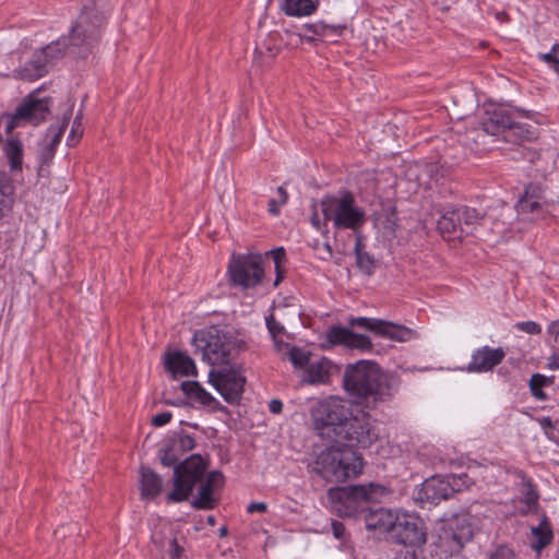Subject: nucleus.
I'll use <instances>...</instances> for the list:
<instances>
[{
  "label": "nucleus",
  "mask_w": 559,
  "mask_h": 559,
  "mask_svg": "<svg viewBox=\"0 0 559 559\" xmlns=\"http://www.w3.org/2000/svg\"><path fill=\"white\" fill-rule=\"evenodd\" d=\"M343 388L355 404L376 408L393 399L399 380L372 360H358L345 367Z\"/></svg>",
  "instance_id": "nucleus-1"
},
{
  "label": "nucleus",
  "mask_w": 559,
  "mask_h": 559,
  "mask_svg": "<svg viewBox=\"0 0 559 559\" xmlns=\"http://www.w3.org/2000/svg\"><path fill=\"white\" fill-rule=\"evenodd\" d=\"M195 440L187 433H174L160 450V462L164 466H175L174 489L167 495V502L177 503L188 500L194 486L200 483L206 469V463L199 454H192L183 462L178 463L180 455L192 450Z\"/></svg>",
  "instance_id": "nucleus-2"
},
{
  "label": "nucleus",
  "mask_w": 559,
  "mask_h": 559,
  "mask_svg": "<svg viewBox=\"0 0 559 559\" xmlns=\"http://www.w3.org/2000/svg\"><path fill=\"white\" fill-rule=\"evenodd\" d=\"M386 487L369 483L330 488L328 497L334 512L340 516L362 518L369 504L388 495Z\"/></svg>",
  "instance_id": "nucleus-3"
},
{
  "label": "nucleus",
  "mask_w": 559,
  "mask_h": 559,
  "mask_svg": "<svg viewBox=\"0 0 559 559\" xmlns=\"http://www.w3.org/2000/svg\"><path fill=\"white\" fill-rule=\"evenodd\" d=\"M311 471L330 483L345 481L362 472V457L350 449L332 447L317 456Z\"/></svg>",
  "instance_id": "nucleus-4"
},
{
  "label": "nucleus",
  "mask_w": 559,
  "mask_h": 559,
  "mask_svg": "<svg viewBox=\"0 0 559 559\" xmlns=\"http://www.w3.org/2000/svg\"><path fill=\"white\" fill-rule=\"evenodd\" d=\"M324 224L333 223L335 229H350L355 236L366 223V212L358 206L352 192L344 191L340 195H326L320 201Z\"/></svg>",
  "instance_id": "nucleus-5"
},
{
  "label": "nucleus",
  "mask_w": 559,
  "mask_h": 559,
  "mask_svg": "<svg viewBox=\"0 0 559 559\" xmlns=\"http://www.w3.org/2000/svg\"><path fill=\"white\" fill-rule=\"evenodd\" d=\"M353 411L341 397L329 396L321 400L311 409L313 429L322 438L334 443L338 431L343 429Z\"/></svg>",
  "instance_id": "nucleus-6"
},
{
  "label": "nucleus",
  "mask_w": 559,
  "mask_h": 559,
  "mask_svg": "<svg viewBox=\"0 0 559 559\" xmlns=\"http://www.w3.org/2000/svg\"><path fill=\"white\" fill-rule=\"evenodd\" d=\"M192 342L195 347V354L200 353L202 360L211 366L228 365L231 353L239 343L235 336L217 326L197 331Z\"/></svg>",
  "instance_id": "nucleus-7"
},
{
  "label": "nucleus",
  "mask_w": 559,
  "mask_h": 559,
  "mask_svg": "<svg viewBox=\"0 0 559 559\" xmlns=\"http://www.w3.org/2000/svg\"><path fill=\"white\" fill-rule=\"evenodd\" d=\"M103 16L94 9L85 8L72 26L69 36L64 37L68 44V53L84 58L92 52L100 37Z\"/></svg>",
  "instance_id": "nucleus-8"
},
{
  "label": "nucleus",
  "mask_w": 559,
  "mask_h": 559,
  "mask_svg": "<svg viewBox=\"0 0 559 559\" xmlns=\"http://www.w3.org/2000/svg\"><path fill=\"white\" fill-rule=\"evenodd\" d=\"M103 16L94 9L85 8L72 26L69 36L64 37L68 44V53L84 58L92 52L100 37Z\"/></svg>",
  "instance_id": "nucleus-9"
},
{
  "label": "nucleus",
  "mask_w": 559,
  "mask_h": 559,
  "mask_svg": "<svg viewBox=\"0 0 559 559\" xmlns=\"http://www.w3.org/2000/svg\"><path fill=\"white\" fill-rule=\"evenodd\" d=\"M515 114L524 116L525 110H511L502 106L487 109L481 120L483 130L490 135L506 133L504 139L507 141H512V136H516L514 142L531 140L533 138L532 131L525 124L515 122Z\"/></svg>",
  "instance_id": "nucleus-10"
},
{
  "label": "nucleus",
  "mask_w": 559,
  "mask_h": 559,
  "mask_svg": "<svg viewBox=\"0 0 559 559\" xmlns=\"http://www.w3.org/2000/svg\"><path fill=\"white\" fill-rule=\"evenodd\" d=\"M379 439V429L376 419L367 412H360L357 415L352 414L334 443L347 449L369 448Z\"/></svg>",
  "instance_id": "nucleus-11"
},
{
  "label": "nucleus",
  "mask_w": 559,
  "mask_h": 559,
  "mask_svg": "<svg viewBox=\"0 0 559 559\" xmlns=\"http://www.w3.org/2000/svg\"><path fill=\"white\" fill-rule=\"evenodd\" d=\"M228 274L233 284L237 286L255 287L264 276L262 255L260 253L233 254Z\"/></svg>",
  "instance_id": "nucleus-12"
},
{
  "label": "nucleus",
  "mask_w": 559,
  "mask_h": 559,
  "mask_svg": "<svg viewBox=\"0 0 559 559\" xmlns=\"http://www.w3.org/2000/svg\"><path fill=\"white\" fill-rule=\"evenodd\" d=\"M50 111V98H38L35 93L29 94L16 108L14 115H7L5 133L10 134L22 121L34 126L43 122Z\"/></svg>",
  "instance_id": "nucleus-13"
},
{
  "label": "nucleus",
  "mask_w": 559,
  "mask_h": 559,
  "mask_svg": "<svg viewBox=\"0 0 559 559\" xmlns=\"http://www.w3.org/2000/svg\"><path fill=\"white\" fill-rule=\"evenodd\" d=\"M394 521V527L390 533L393 540L406 548H418L425 545L426 531L420 518L407 513H396Z\"/></svg>",
  "instance_id": "nucleus-14"
},
{
  "label": "nucleus",
  "mask_w": 559,
  "mask_h": 559,
  "mask_svg": "<svg viewBox=\"0 0 559 559\" xmlns=\"http://www.w3.org/2000/svg\"><path fill=\"white\" fill-rule=\"evenodd\" d=\"M209 381L222 397L229 404H237L241 400L246 378L234 368H212Z\"/></svg>",
  "instance_id": "nucleus-15"
},
{
  "label": "nucleus",
  "mask_w": 559,
  "mask_h": 559,
  "mask_svg": "<svg viewBox=\"0 0 559 559\" xmlns=\"http://www.w3.org/2000/svg\"><path fill=\"white\" fill-rule=\"evenodd\" d=\"M472 536L473 532L469 525L451 522L442 526L438 536V547L445 556H454L472 539Z\"/></svg>",
  "instance_id": "nucleus-16"
},
{
  "label": "nucleus",
  "mask_w": 559,
  "mask_h": 559,
  "mask_svg": "<svg viewBox=\"0 0 559 559\" xmlns=\"http://www.w3.org/2000/svg\"><path fill=\"white\" fill-rule=\"evenodd\" d=\"M326 341L335 345H344L359 350H371L372 343L369 336L353 332L349 328L333 325L326 331Z\"/></svg>",
  "instance_id": "nucleus-17"
},
{
  "label": "nucleus",
  "mask_w": 559,
  "mask_h": 559,
  "mask_svg": "<svg viewBox=\"0 0 559 559\" xmlns=\"http://www.w3.org/2000/svg\"><path fill=\"white\" fill-rule=\"evenodd\" d=\"M504 357L506 352L502 347L492 348L485 345L472 354L471 361L463 370L476 373L488 372L501 364Z\"/></svg>",
  "instance_id": "nucleus-18"
},
{
  "label": "nucleus",
  "mask_w": 559,
  "mask_h": 559,
  "mask_svg": "<svg viewBox=\"0 0 559 559\" xmlns=\"http://www.w3.org/2000/svg\"><path fill=\"white\" fill-rule=\"evenodd\" d=\"M451 497V486L445 477L432 476L426 479L417 491L416 500L430 504H438Z\"/></svg>",
  "instance_id": "nucleus-19"
},
{
  "label": "nucleus",
  "mask_w": 559,
  "mask_h": 559,
  "mask_svg": "<svg viewBox=\"0 0 559 559\" xmlns=\"http://www.w3.org/2000/svg\"><path fill=\"white\" fill-rule=\"evenodd\" d=\"M395 518L396 513H393L391 510L384 508H372L369 504L361 519H364L366 527L369 531H379L390 534L392 527H394Z\"/></svg>",
  "instance_id": "nucleus-20"
},
{
  "label": "nucleus",
  "mask_w": 559,
  "mask_h": 559,
  "mask_svg": "<svg viewBox=\"0 0 559 559\" xmlns=\"http://www.w3.org/2000/svg\"><path fill=\"white\" fill-rule=\"evenodd\" d=\"M333 364L328 358L309 361L302 371L301 382L306 384H326L331 378Z\"/></svg>",
  "instance_id": "nucleus-21"
},
{
  "label": "nucleus",
  "mask_w": 559,
  "mask_h": 559,
  "mask_svg": "<svg viewBox=\"0 0 559 559\" xmlns=\"http://www.w3.org/2000/svg\"><path fill=\"white\" fill-rule=\"evenodd\" d=\"M181 390L191 401L198 402L200 405L209 407L211 411H225L223 406L211 393L205 391L198 381H183Z\"/></svg>",
  "instance_id": "nucleus-22"
},
{
  "label": "nucleus",
  "mask_w": 559,
  "mask_h": 559,
  "mask_svg": "<svg viewBox=\"0 0 559 559\" xmlns=\"http://www.w3.org/2000/svg\"><path fill=\"white\" fill-rule=\"evenodd\" d=\"M374 334L396 342H408L415 337L414 330L382 319L378 320Z\"/></svg>",
  "instance_id": "nucleus-23"
},
{
  "label": "nucleus",
  "mask_w": 559,
  "mask_h": 559,
  "mask_svg": "<svg viewBox=\"0 0 559 559\" xmlns=\"http://www.w3.org/2000/svg\"><path fill=\"white\" fill-rule=\"evenodd\" d=\"M163 487L162 477L150 467L140 468V490L142 499H153L157 497Z\"/></svg>",
  "instance_id": "nucleus-24"
},
{
  "label": "nucleus",
  "mask_w": 559,
  "mask_h": 559,
  "mask_svg": "<svg viewBox=\"0 0 559 559\" xmlns=\"http://www.w3.org/2000/svg\"><path fill=\"white\" fill-rule=\"evenodd\" d=\"M437 227L442 235H448L449 237H462L463 235L469 234V230H465L461 223L457 209L447 211L439 218Z\"/></svg>",
  "instance_id": "nucleus-25"
},
{
  "label": "nucleus",
  "mask_w": 559,
  "mask_h": 559,
  "mask_svg": "<svg viewBox=\"0 0 559 559\" xmlns=\"http://www.w3.org/2000/svg\"><path fill=\"white\" fill-rule=\"evenodd\" d=\"M49 66H51L50 59H47L41 50L35 52L33 59L25 63L24 68L21 70V78L28 81L37 80L48 72Z\"/></svg>",
  "instance_id": "nucleus-26"
},
{
  "label": "nucleus",
  "mask_w": 559,
  "mask_h": 559,
  "mask_svg": "<svg viewBox=\"0 0 559 559\" xmlns=\"http://www.w3.org/2000/svg\"><path fill=\"white\" fill-rule=\"evenodd\" d=\"M166 368L175 374H197V367L193 359L181 352L174 353L167 357Z\"/></svg>",
  "instance_id": "nucleus-27"
},
{
  "label": "nucleus",
  "mask_w": 559,
  "mask_h": 559,
  "mask_svg": "<svg viewBox=\"0 0 559 559\" xmlns=\"http://www.w3.org/2000/svg\"><path fill=\"white\" fill-rule=\"evenodd\" d=\"M318 0H282V10L289 16H307L316 12Z\"/></svg>",
  "instance_id": "nucleus-28"
},
{
  "label": "nucleus",
  "mask_w": 559,
  "mask_h": 559,
  "mask_svg": "<svg viewBox=\"0 0 559 559\" xmlns=\"http://www.w3.org/2000/svg\"><path fill=\"white\" fill-rule=\"evenodd\" d=\"M362 237L361 235H357L354 253L356 257V265L357 267L365 273L366 275L370 276L374 273L376 269V260L373 255L362 250Z\"/></svg>",
  "instance_id": "nucleus-29"
},
{
  "label": "nucleus",
  "mask_w": 559,
  "mask_h": 559,
  "mask_svg": "<svg viewBox=\"0 0 559 559\" xmlns=\"http://www.w3.org/2000/svg\"><path fill=\"white\" fill-rule=\"evenodd\" d=\"M214 490L209 485L202 483L198 496L190 502L195 510H213L218 504V499L214 497Z\"/></svg>",
  "instance_id": "nucleus-30"
},
{
  "label": "nucleus",
  "mask_w": 559,
  "mask_h": 559,
  "mask_svg": "<svg viewBox=\"0 0 559 559\" xmlns=\"http://www.w3.org/2000/svg\"><path fill=\"white\" fill-rule=\"evenodd\" d=\"M532 534L536 539V543L533 544L534 549L540 550L552 542L554 534L546 515L543 516L538 526L532 527Z\"/></svg>",
  "instance_id": "nucleus-31"
},
{
  "label": "nucleus",
  "mask_w": 559,
  "mask_h": 559,
  "mask_svg": "<svg viewBox=\"0 0 559 559\" xmlns=\"http://www.w3.org/2000/svg\"><path fill=\"white\" fill-rule=\"evenodd\" d=\"M523 499L524 507L521 509L522 514L535 513L538 510L539 495L532 483L527 479L523 483Z\"/></svg>",
  "instance_id": "nucleus-32"
},
{
  "label": "nucleus",
  "mask_w": 559,
  "mask_h": 559,
  "mask_svg": "<svg viewBox=\"0 0 559 559\" xmlns=\"http://www.w3.org/2000/svg\"><path fill=\"white\" fill-rule=\"evenodd\" d=\"M5 156L12 170H21L23 163L22 143L16 138H11L4 144Z\"/></svg>",
  "instance_id": "nucleus-33"
},
{
  "label": "nucleus",
  "mask_w": 559,
  "mask_h": 559,
  "mask_svg": "<svg viewBox=\"0 0 559 559\" xmlns=\"http://www.w3.org/2000/svg\"><path fill=\"white\" fill-rule=\"evenodd\" d=\"M552 383H554L552 377H546L540 373L533 374L530 380V389H531L532 395L539 401L547 400V395L543 391V388L548 386Z\"/></svg>",
  "instance_id": "nucleus-34"
},
{
  "label": "nucleus",
  "mask_w": 559,
  "mask_h": 559,
  "mask_svg": "<svg viewBox=\"0 0 559 559\" xmlns=\"http://www.w3.org/2000/svg\"><path fill=\"white\" fill-rule=\"evenodd\" d=\"M322 40L324 43H336L337 38L342 37L344 32L347 29L348 24L342 23H326L322 21Z\"/></svg>",
  "instance_id": "nucleus-35"
},
{
  "label": "nucleus",
  "mask_w": 559,
  "mask_h": 559,
  "mask_svg": "<svg viewBox=\"0 0 559 559\" xmlns=\"http://www.w3.org/2000/svg\"><path fill=\"white\" fill-rule=\"evenodd\" d=\"M460 212V219L465 230L472 231V229L480 223L484 215L474 207L461 206L457 207Z\"/></svg>",
  "instance_id": "nucleus-36"
},
{
  "label": "nucleus",
  "mask_w": 559,
  "mask_h": 559,
  "mask_svg": "<svg viewBox=\"0 0 559 559\" xmlns=\"http://www.w3.org/2000/svg\"><path fill=\"white\" fill-rule=\"evenodd\" d=\"M310 352L297 346H292L284 353V358H287L296 369H305L310 361Z\"/></svg>",
  "instance_id": "nucleus-37"
},
{
  "label": "nucleus",
  "mask_w": 559,
  "mask_h": 559,
  "mask_svg": "<svg viewBox=\"0 0 559 559\" xmlns=\"http://www.w3.org/2000/svg\"><path fill=\"white\" fill-rule=\"evenodd\" d=\"M41 52L45 53L47 59H50V64H52L56 60L62 58L66 52H68V44L66 38H60L41 49Z\"/></svg>",
  "instance_id": "nucleus-38"
},
{
  "label": "nucleus",
  "mask_w": 559,
  "mask_h": 559,
  "mask_svg": "<svg viewBox=\"0 0 559 559\" xmlns=\"http://www.w3.org/2000/svg\"><path fill=\"white\" fill-rule=\"evenodd\" d=\"M304 33L299 34L301 40L307 43H313L317 40H322V21L316 23H307L302 25Z\"/></svg>",
  "instance_id": "nucleus-39"
},
{
  "label": "nucleus",
  "mask_w": 559,
  "mask_h": 559,
  "mask_svg": "<svg viewBox=\"0 0 559 559\" xmlns=\"http://www.w3.org/2000/svg\"><path fill=\"white\" fill-rule=\"evenodd\" d=\"M70 115L71 114L64 115L63 120L59 126H57V127L51 126L48 129L47 136H50V140H49V143L46 144L47 146H49L53 150L57 148L58 144L60 143L61 136L63 135V133L68 127V123L70 120Z\"/></svg>",
  "instance_id": "nucleus-40"
},
{
  "label": "nucleus",
  "mask_w": 559,
  "mask_h": 559,
  "mask_svg": "<svg viewBox=\"0 0 559 559\" xmlns=\"http://www.w3.org/2000/svg\"><path fill=\"white\" fill-rule=\"evenodd\" d=\"M445 480H449L451 486V496L453 492L462 491L463 489H467L472 486L473 481L468 477L467 474H461V475H451L445 478Z\"/></svg>",
  "instance_id": "nucleus-41"
},
{
  "label": "nucleus",
  "mask_w": 559,
  "mask_h": 559,
  "mask_svg": "<svg viewBox=\"0 0 559 559\" xmlns=\"http://www.w3.org/2000/svg\"><path fill=\"white\" fill-rule=\"evenodd\" d=\"M266 254H271L273 258L276 271V280L274 282V285L277 286L280 282L283 280L284 270L282 269V263L284 262L286 257L285 250L284 248L280 247L266 252Z\"/></svg>",
  "instance_id": "nucleus-42"
},
{
  "label": "nucleus",
  "mask_w": 559,
  "mask_h": 559,
  "mask_svg": "<svg viewBox=\"0 0 559 559\" xmlns=\"http://www.w3.org/2000/svg\"><path fill=\"white\" fill-rule=\"evenodd\" d=\"M540 209V201L522 198L516 203V210L521 214L534 213Z\"/></svg>",
  "instance_id": "nucleus-43"
},
{
  "label": "nucleus",
  "mask_w": 559,
  "mask_h": 559,
  "mask_svg": "<svg viewBox=\"0 0 559 559\" xmlns=\"http://www.w3.org/2000/svg\"><path fill=\"white\" fill-rule=\"evenodd\" d=\"M378 320L379 319H377V318L358 317V318L350 319L349 324L352 326L362 328V329L369 330L374 333Z\"/></svg>",
  "instance_id": "nucleus-44"
},
{
  "label": "nucleus",
  "mask_w": 559,
  "mask_h": 559,
  "mask_svg": "<svg viewBox=\"0 0 559 559\" xmlns=\"http://www.w3.org/2000/svg\"><path fill=\"white\" fill-rule=\"evenodd\" d=\"M12 187L3 174H0V218L3 216L5 198L11 193Z\"/></svg>",
  "instance_id": "nucleus-45"
},
{
  "label": "nucleus",
  "mask_w": 559,
  "mask_h": 559,
  "mask_svg": "<svg viewBox=\"0 0 559 559\" xmlns=\"http://www.w3.org/2000/svg\"><path fill=\"white\" fill-rule=\"evenodd\" d=\"M265 322L272 337H280L285 333V328L275 319L274 314L267 316Z\"/></svg>",
  "instance_id": "nucleus-46"
},
{
  "label": "nucleus",
  "mask_w": 559,
  "mask_h": 559,
  "mask_svg": "<svg viewBox=\"0 0 559 559\" xmlns=\"http://www.w3.org/2000/svg\"><path fill=\"white\" fill-rule=\"evenodd\" d=\"M213 489L222 488L225 484V477L221 471L211 472L204 481Z\"/></svg>",
  "instance_id": "nucleus-47"
},
{
  "label": "nucleus",
  "mask_w": 559,
  "mask_h": 559,
  "mask_svg": "<svg viewBox=\"0 0 559 559\" xmlns=\"http://www.w3.org/2000/svg\"><path fill=\"white\" fill-rule=\"evenodd\" d=\"M522 198L542 201L543 189L538 183H530L525 187Z\"/></svg>",
  "instance_id": "nucleus-48"
},
{
  "label": "nucleus",
  "mask_w": 559,
  "mask_h": 559,
  "mask_svg": "<svg viewBox=\"0 0 559 559\" xmlns=\"http://www.w3.org/2000/svg\"><path fill=\"white\" fill-rule=\"evenodd\" d=\"M81 126V117L78 116L73 121L70 134L68 136V145H74L79 138L82 135Z\"/></svg>",
  "instance_id": "nucleus-49"
},
{
  "label": "nucleus",
  "mask_w": 559,
  "mask_h": 559,
  "mask_svg": "<svg viewBox=\"0 0 559 559\" xmlns=\"http://www.w3.org/2000/svg\"><path fill=\"white\" fill-rule=\"evenodd\" d=\"M55 152L56 150L49 147V146H45L41 154H40V165H39V175H41V173L44 171V167L45 166H48L50 164V162L52 160L53 156H55Z\"/></svg>",
  "instance_id": "nucleus-50"
},
{
  "label": "nucleus",
  "mask_w": 559,
  "mask_h": 559,
  "mask_svg": "<svg viewBox=\"0 0 559 559\" xmlns=\"http://www.w3.org/2000/svg\"><path fill=\"white\" fill-rule=\"evenodd\" d=\"M489 559H515V555L509 547L501 546L496 549Z\"/></svg>",
  "instance_id": "nucleus-51"
},
{
  "label": "nucleus",
  "mask_w": 559,
  "mask_h": 559,
  "mask_svg": "<svg viewBox=\"0 0 559 559\" xmlns=\"http://www.w3.org/2000/svg\"><path fill=\"white\" fill-rule=\"evenodd\" d=\"M173 414L170 412H163L152 417V425L162 427L171 420Z\"/></svg>",
  "instance_id": "nucleus-52"
},
{
  "label": "nucleus",
  "mask_w": 559,
  "mask_h": 559,
  "mask_svg": "<svg viewBox=\"0 0 559 559\" xmlns=\"http://www.w3.org/2000/svg\"><path fill=\"white\" fill-rule=\"evenodd\" d=\"M518 326L520 330H522L528 334H538L542 331L539 324H537L534 321L521 322L518 324Z\"/></svg>",
  "instance_id": "nucleus-53"
},
{
  "label": "nucleus",
  "mask_w": 559,
  "mask_h": 559,
  "mask_svg": "<svg viewBox=\"0 0 559 559\" xmlns=\"http://www.w3.org/2000/svg\"><path fill=\"white\" fill-rule=\"evenodd\" d=\"M332 534L336 539L343 540L345 537V526L340 521H332L331 523Z\"/></svg>",
  "instance_id": "nucleus-54"
},
{
  "label": "nucleus",
  "mask_w": 559,
  "mask_h": 559,
  "mask_svg": "<svg viewBox=\"0 0 559 559\" xmlns=\"http://www.w3.org/2000/svg\"><path fill=\"white\" fill-rule=\"evenodd\" d=\"M277 52H278V48H276V47L272 48L270 46L265 47V51H264L263 47H258L255 49V55H258V56L266 55V57L269 59L274 58L277 55Z\"/></svg>",
  "instance_id": "nucleus-55"
},
{
  "label": "nucleus",
  "mask_w": 559,
  "mask_h": 559,
  "mask_svg": "<svg viewBox=\"0 0 559 559\" xmlns=\"http://www.w3.org/2000/svg\"><path fill=\"white\" fill-rule=\"evenodd\" d=\"M274 342V347L277 353L282 354L284 357V353L288 350L289 347H292L289 344L284 343L283 340L280 337H272Z\"/></svg>",
  "instance_id": "nucleus-56"
},
{
  "label": "nucleus",
  "mask_w": 559,
  "mask_h": 559,
  "mask_svg": "<svg viewBox=\"0 0 559 559\" xmlns=\"http://www.w3.org/2000/svg\"><path fill=\"white\" fill-rule=\"evenodd\" d=\"M266 509H267V506L264 502H251L247 507V512L248 513H254V512L262 513V512H265Z\"/></svg>",
  "instance_id": "nucleus-57"
},
{
  "label": "nucleus",
  "mask_w": 559,
  "mask_h": 559,
  "mask_svg": "<svg viewBox=\"0 0 559 559\" xmlns=\"http://www.w3.org/2000/svg\"><path fill=\"white\" fill-rule=\"evenodd\" d=\"M312 214H311V217H310V221H311V224L317 228V229H320L321 228V222H320V218H319V215H318V204L316 201L312 202Z\"/></svg>",
  "instance_id": "nucleus-58"
},
{
  "label": "nucleus",
  "mask_w": 559,
  "mask_h": 559,
  "mask_svg": "<svg viewBox=\"0 0 559 559\" xmlns=\"http://www.w3.org/2000/svg\"><path fill=\"white\" fill-rule=\"evenodd\" d=\"M540 427L545 430V433L548 435V430L554 428V424L550 417H540L537 419Z\"/></svg>",
  "instance_id": "nucleus-59"
},
{
  "label": "nucleus",
  "mask_w": 559,
  "mask_h": 559,
  "mask_svg": "<svg viewBox=\"0 0 559 559\" xmlns=\"http://www.w3.org/2000/svg\"><path fill=\"white\" fill-rule=\"evenodd\" d=\"M269 409L273 414H280L283 409V403L282 401L274 399L269 404Z\"/></svg>",
  "instance_id": "nucleus-60"
},
{
  "label": "nucleus",
  "mask_w": 559,
  "mask_h": 559,
  "mask_svg": "<svg viewBox=\"0 0 559 559\" xmlns=\"http://www.w3.org/2000/svg\"><path fill=\"white\" fill-rule=\"evenodd\" d=\"M332 255H333V250H332L330 243L329 242H324L322 245V252L320 253V259L326 261V260L331 259Z\"/></svg>",
  "instance_id": "nucleus-61"
},
{
  "label": "nucleus",
  "mask_w": 559,
  "mask_h": 559,
  "mask_svg": "<svg viewBox=\"0 0 559 559\" xmlns=\"http://www.w3.org/2000/svg\"><path fill=\"white\" fill-rule=\"evenodd\" d=\"M548 332L555 335V340L559 341V320L552 321L548 326Z\"/></svg>",
  "instance_id": "nucleus-62"
},
{
  "label": "nucleus",
  "mask_w": 559,
  "mask_h": 559,
  "mask_svg": "<svg viewBox=\"0 0 559 559\" xmlns=\"http://www.w3.org/2000/svg\"><path fill=\"white\" fill-rule=\"evenodd\" d=\"M539 58L546 62L547 64H551L558 57L555 56L552 52H546V53H540L539 55Z\"/></svg>",
  "instance_id": "nucleus-63"
},
{
  "label": "nucleus",
  "mask_w": 559,
  "mask_h": 559,
  "mask_svg": "<svg viewBox=\"0 0 559 559\" xmlns=\"http://www.w3.org/2000/svg\"><path fill=\"white\" fill-rule=\"evenodd\" d=\"M415 551L406 549L405 554H399L394 559H414Z\"/></svg>",
  "instance_id": "nucleus-64"
}]
</instances>
